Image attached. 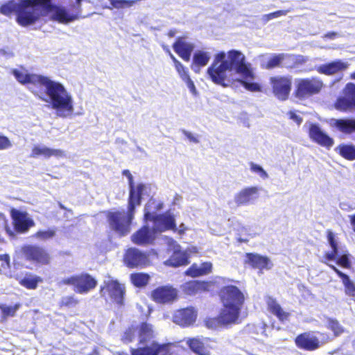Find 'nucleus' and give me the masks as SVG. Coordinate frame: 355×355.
Returning <instances> with one entry per match:
<instances>
[{
	"mask_svg": "<svg viewBox=\"0 0 355 355\" xmlns=\"http://www.w3.org/2000/svg\"><path fill=\"white\" fill-rule=\"evenodd\" d=\"M327 327L334 332L335 336H339L344 331L343 327L336 319L327 318Z\"/></svg>",
	"mask_w": 355,
	"mask_h": 355,
	"instance_id": "nucleus-40",
	"label": "nucleus"
},
{
	"mask_svg": "<svg viewBox=\"0 0 355 355\" xmlns=\"http://www.w3.org/2000/svg\"><path fill=\"white\" fill-rule=\"evenodd\" d=\"M257 187L245 188L235 195L234 201L239 207L248 205L257 198Z\"/></svg>",
	"mask_w": 355,
	"mask_h": 355,
	"instance_id": "nucleus-23",
	"label": "nucleus"
},
{
	"mask_svg": "<svg viewBox=\"0 0 355 355\" xmlns=\"http://www.w3.org/2000/svg\"><path fill=\"white\" fill-rule=\"evenodd\" d=\"M199 268L198 265L196 263H193L187 271L186 275L191 277H198L199 274Z\"/></svg>",
	"mask_w": 355,
	"mask_h": 355,
	"instance_id": "nucleus-52",
	"label": "nucleus"
},
{
	"mask_svg": "<svg viewBox=\"0 0 355 355\" xmlns=\"http://www.w3.org/2000/svg\"><path fill=\"white\" fill-rule=\"evenodd\" d=\"M327 239L331 251L325 253L324 259L327 261H334L339 254L338 252L345 249L346 246L340 243L338 238L331 230H327Z\"/></svg>",
	"mask_w": 355,
	"mask_h": 355,
	"instance_id": "nucleus-19",
	"label": "nucleus"
},
{
	"mask_svg": "<svg viewBox=\"0 0 355 355\" xmlns=\"http://www.w3.org/2000/svg\"><path fill=\"white\" fill-rule=\"evenodd\" d=\"M21 252L26 260L42 264L49 263V257L42 247L34 245H26L22 247Z\"/></svg>",
	"mask_w": 355,
	"mask_h": 355,
	"instance_id": "nucleus-9",
	"label": "nucleus"
},
{
	"mask_svg": "<svg viewBox=\"0 0 355 355\" xmlns=\"http://www.w3.org/2000/svg\"><path fill=\"white\" fill-rule=\"evenodd\" d=\"M55 230H40L38 231L35 236L40 240H48L55 236Z\"/></svg>",
	"mask_w": 355,
	"mask_h": 355,
	"instance_id": "nucleus-44",
	"label": "nucleus"
},
{
	"mask_svg": "<svg viewBox=\"0 0 355 355\" xmlns=\"http://www.w3.org/2000/svg\"><path fill=\"white\" fill-rule=\"evenodd\" d=\"M97 285L96 280L87 273L77 275L76 286L74 291L80 294L87 293Z\"/></svg>",
	"mask_w": 355,
	"mask_h": 355,
	"instance_id": "nucleus-21",
	"label": "nucleus"
},
{
	"mask_svg": "<svg viewBox=\"0 0 355 355\" xmlns=\"http://www.w3.org/2000/svg\"><path fill=\"white\" fill-rule=\"evenodd\" d=\"M76 280H77V275H73L70 277L63 279L61 282H59V284H64V285H73V286H74V288H76Z\"/></svg>",
	"mask_w": 355,
	"mask_h": 355,
	"instance_id": "nucleus-54",
	"label": "nucleus"
},
{
	"mask_svg": "<svg viewBox=\"0 0 355 355\" xmlns=\"http://www.w3.org/2000/svg\"><path fill=\"white\" fill-rule=\"evenodd\" d=\"M40 281L41 279L39 277L28 275L21 279L20 284L27 288L35 289Z\"/></svg>",
	"mask_w": 355,
	"mask_h": 355,
	"instance_id": "nucleus-38",
	"label": "nucleus"
},
{
	"mask_svg": "<svg viewBox=\"0 0 355 355\" xmlns=\"http://www.w3.org/2000/svg\"><path fill=\"white\" fill-rule=\"evenodd\" d=\"M172 60L174 63L175 69L182 80L185 79L186 77L189 76L188 69L180 61H178L175 57H173Z\"/></svg>",
	"mask_w": 355,
	"mask_h": 355,
	"instance_id": "nucleus-42",
	"label": "nucleus"
},
{
	"mask_svg": "<svg viewBox=\"0 0 355 355\" xmlns=\"http://www.w3.org/2000/svg\"><path fill=\"white\" fill-rule=\"evenodd\" d=\"M345 286L346 295L352 297L355 300V284L351 280L349 275H346L341 279Z\"/></svg>",
	"mask_w": 355,
	"mask_h": 355,
	"instance_id": "nucleus-41",
	"label": "nucleus"
},
{
	"mask_svg": "<svg viewBox=\"0 0 355 355\" xmlns=\"http://www.w3.org/2000/svg\"><path fill=\"white\" fill-rule=\"evenodd\" d=\"M335 151L346 159H355V146L353 144H340L335 148Z\"/></svg>",
	"mask_w": 355,
	"mask_h": 355,
	"instance_id": "nucleus-32",
	"label": "nucleus"
},
{
	"mask_svg": "<svg viewBox=\"0 0 355 355\" xmlns=\"http://www.w3.org/2000/svg\"><path fill=\"white\" fill-rule=\"evenodd\" d=\"M12 74L21 84L29 85L28 89L40 99L49 103V106L56 111L58 116L66 118L73 112L72 96L60 83L42 75L24 73L16 69L12 71Z\"/></svg>",
	"mask_w": 355,
	"mask_h": 355,
	"instance_id": "nucleus-1",
	"label": "nucleus"
},
{
	"mask_svg": "<svg viewBox=\"0 0 355 355\" xmlns=\"http://www.w3.org/2000/svg\"><path fill=\"white\" fill-rule=\"evenodd\" d=\"M122 174L125 176L127 177V178L128 179V186L130 187L133 184H135V182H134V180H133V176L132 175V174L130 173V171L129 170H123V172H122Z\"/></svg>",
	"mask_w": 355,
	"mask_h": 355,
	"instance_id": "nucleus-59",
	"label": "nucleus"
},
{
	"mask_svg": "<svg viewBox=\"0 0 355 355\" xmlns=\"http://www.w3.org/2000/svg\"><path fill=\"white\" fill-rule=\"evenodd\" d=\"M61 305L65 306H70L76 303L75 299L72 296H65L61 299Z\"/></svg>",
	"mask_w": 355,
	"mask_h": 355,
	"instance_id": "nucleus-53",
	"label": "nucleus"
},
{
	"mask_svg": "<svg viewBox=\"0 0 355 355\" xmlns=\"http://www.w3.org/2000/svg\"><path fill=\"white\" fill-rule=\"evenodd\" d=\"M212 264L210 262H205L198 265L199 276L205 275L209 273L211 270Z\"/></svg>",
	"mask_w": 355,
	"mask_h": 355,
	"instance_id": "nucleus-47",
	"label": "nucleus"
},
{
	"mask_svg": "<svg viewBox=\"0 0 355 355\" xmlns=\"http://www.w3.org/2000/svg\"><path fill=\"white\" fill-rule=\"evenodd\" d=\"M348 66L347 62H343L341 60H336L317 67L316 70L320 73L332 76L346 70Z\"/></svg>",
	"mask_w": 355,
	"mask_h": 355,
	"instance_id": "nucleus-20",
	"label": "nucleus"
},
{
	"mask_svg": "<svg viewBox=\"0 0 355 355\" xmlns=\"http://www.w3.org/2000/svg\"><path fill=\"white\" fill-rule=\"evenodd\" d=\"M153 227H150L148 225H144L137 232L132 235V241L137 245H146L152 243L157 233L162 232L163 231L156 230L155 223H153Z\"/></svg>",
	"mask_w": 355,
	"mask_h": 355,
	"instance_id": "nucleus-12",
	"label": "nucleus"
},
{
	"mask_svg": "<svg viewBox=\"0 0 355 355\" xmlns=\"http://www.w3.org/2000/svg\"><path fill=\"white\" fill-rule=\"evenodd\" d=\"M6 230L10 235H12V232L10 230V228L7 225V222L6 220L5 216L0 213V232Z\"/></svg>",
	"mask_w": 355,
	"mask_h": 355,
	"instance_id": "nucleus-50",
	"label": "nucleus"
},
{
	"mask_svg": "<svg viewBox=\"0 0 355 355\" xmlns=\"http://www.w3.org/2000/svg\"><path fill=\"white\" fill-rule=\"evenodd\" d=\"M349 220L352 230L355 232V214L349 216Z\"/></svg>",
	"mask_w": 355,
	"mask_h": 355,
	"instance_id": "nucleus-64",
	"label": "nucleus"
},
{
	"mask_svg": "<svg viewBox=\"0 0 355 355\" xmlns=\"http://www.w3.org/2000/svg\"><path fill=\"white\" fill-rule=\"evenodd\" d=\"M11 214L14 229L18 233H26L35 225L34 220L25 211L13 210Z\"/></svg>",
	"mask_w": 355,
	"mask_h": 355,
	"instance_id": "nucleus-13",
	"label": "nucleus"
},
{
	"mask_svg": "<svg viewBox=\"0 0 355 355\" xmlns=\"http://www.w3.org/2000/svg\"><path fill=\"white\" fill-rule=\"evenodd\" d=\"M338 254H339L334 260L336 261V263L343 268L347 269L350 268L352 267L351 258L352 257L349 253L348 250H347V248L340 251Z\"/></svg>",
	"mask_w": 355,
	"mask_h": 355,
	"instance_id": "nucleus-34",
	"label": "nucleus"
},
{
	"mask_svg": "<svg viewBox=\"0 0 355 355\" xmlns=\"http://www.w3.org/2000/svg\"><path fill=\"white\" fill-rule=\"evenodd\" d=\"M82 1L76 0V3L71 6L77 11L76 14H73L65 7L52 3L51 0H21L16 21L22 26H29L51 15L53 20L68 24L78 19Z\"/></svg>",
	"mask_w": 355,
	"mask_h": 355,
	"instance_id": "nucleus-3",
	"label": "nucleus"
},
{
	"mask_svg": "<svg viewBox=\"0 0 355 355\" xmlns=\"http://www.w3.org/2000/svg\"><path fill=\"white\" fill-rule=\"evenodd\" d=\"M227 71H234L241 76L239 82L248 90L261 91V86L254 83V74L251 64L246 62L244 54L236 49L224 51L215 55L214 62L207 69V74L211 80L218 85L227 87L225 80Z\"/></svg>",
	"mask_w": 355,
	"mask_h": 355,
	"instance_id": "nucleus-2",
	"label": "nucleus"
},
{
	"mask_svg": "<svg viewBox=\"0 0 355 355\" xmlns=\"http://www.w3.org/2000/svg\"><path fill=\"white\" fill-rule=\"evenodd\" d=\"M20 307L19 304H16L14 306H2L1 307L2 313L4 316L9 317V316H15L17 311Z\"/></svg>",
	"mask_w": 355,
	"mask_h": 355,
	"instance_id": "nucleus-45",
	"label": "nucleus"
},
{
	"mask_svg": "<svg viewBox=\"0 0 355 355\" xmlns=\"http://www.w3.org/2000/svg\"><path fill=\"white\" fill-rule=\"evenodd\" d=\"M21 1V0H9L6 1L1 5L0 12L6 16L15 12L16 14V17H17Z\"/></svg>",
	"mask_w": 355,
	"mask_h": 355,
	"instance_id": "nucleus-31",
	"label": "nucleus"
},
{
	"mask_svg": "<svg viewBox=\"0 0 355 355\" xmlns=\"http://www.w3.org/2000/svg\"><path fill=\"white\" fill-rule=\"evenodd\" d=\"M265 327V324H260L259 326H256L254 324H248L246 327V331L251 332L254 331L256 334H259V331H262V333H263V328Z\"/></svg>",
	"mask_w": 355,
	"mask_h": 355,
	"instance_id": "nucleus-55",
	"label": "nucleus"
},
{
	"mask_svg": "<svg viewBox=\"0 0 355 355\" xmlns=\"http://www.w3.org/2000/svg\"><path fill=\"white\" fill-rule=\"evenodd\" d=\"M245 263L249 264L252 268L258 269H270L271 268V263L270 259L265 256L260 255L255 253H246L245 254Z\"/></svg>",
	"mask_w": 355,
	"mask_h": 355,
	"instance_id": "nucleus-25",
	"label": "nucleus"
},
{
	"mask_svg": "<svg viewBox=\"0 0 355 355\" xmlns=\"http://www.w3.org/2000/svg\"><path fill=\"white\" fill-rule=\"evenodd\" d=\"M220 297L224 308L218 318L213 322L217 320L221 324L235 323L244 302L243 293L236 286L230 285L221 288Z\"/></svg>",
	"mask_w": 355,
	"mask_h": 355,
	"instance_id": "nucleus-4",
	"label": "nucleus"
},
{
	"mask_svg": "<svg viewBox=\"0 0 355 355\" xmlns=\"http://www.w3.org/2000/svg\"><path fill=\"white\" fill-rule=\"evenodd\" d=\"M139 342L140 345H145L154 337V332L151 324L142 322L137 329Z\"/></svg>",
	"mask_w": 355,
	"mask_h": 355,
	"instance_id": "nucleus-29",
	"label": "nucleus"
},
{
	"mask_svg": "<svg viewBox=\"0 0 355 355\" xmlns=\"http://www.w3.org/2000/svg\"><path fill=\"white\" fill-rule=\"evenodd\" d=\"M182 80L186 83V85H187L188 89H189V91L191 92V93L193 95L196 96L198 94V92L196 90L194 83L190 78V76H188L187 77L185 78V79H183Z\"/></svg>",
	"mask_w": 355,
	"mask_h": 355,
	"instance_id": "nucleus-49",
	"label": "nucleus"
},
{
	"mask_svg": "<svg viewBox=\"0 0 355 355\" xmlns=\"http://www.w3.org/2000/svg\"><path fill=\"white\" fill-rule=\"evenodd\" d=\"M196 312L193 308L179 310L173 315V322L181 326H189L195 322Z\"/></svg>",
	"mask_w": 355,
	"mask_h": 355,
	"instance_id": "nucleus-24",
	"label": "nucleus"
},
{
	"mask_svg": "<svg viewBox=\"0 0 355 355\" xmlns=\"http://www.w3.org/2000/svg\"><path fill=\"white\" fill-rule=\"evenodd\" d=\"M328 266H329L330 268H331L337 274V275L341 279H343L347 275V274H345V273L343 272L342 271H340L335 266H334L332 264H328Z\"/></svg>",
	"mask_w": 355,
	"mask_h": 355,
	"instance_id": "nucleus-60",
	"label": "nucleus"
},
{
	"mask_svg": "<svg viewBox=\"0 0 355 355\" xmlns=\"http://www.w3.org/2000/svg\"><path fill=\"white\" fill-rule=\"evenodd\" d=\"M211 58L210 53L203 51H196L193 56L194 64L204 67L207 64Z\"/></svg>",
	"mask_w": 355,
	"mask_h": 355,
	"instance_id": "nucleus-35",
	"label": "nucleus"
},
{
	"mask_svg": "<svg viewBox=\"0 0 355 355\" xmlns=\"http://www.w3.org/2000/svg\"><path fill=\"white\" fill-rule=\"evenodd\" d=\"M182 132L190 141L193 142L195 144L199 143L198 139L196 137H195L191 132L186 130H182Z\"/></svg>",
	"mask_w": 355,
	"mask_h": 355,
	"instance_id": "nucleus-57",
	"label": "nucleus"
},
{
	"mask_svg": "<svg viewBox=\"0 0 355 355\" xmlns=\"http://www.w3.org/2000/svg\"><path fill=\"white\" fill-rule=\"evenodd\" d=\"M335 107L340 111H347L355 108V84L349 83L344 89V96L339 97Z\"/></svg>",
	"mask_w": 355,
	"mask_h": 355,
	"instance_id": "nucleus-11",
	"label": "nucleus"
},
{
	"mask_svg": "<svg viewBox=\"0 0 355 355\" xmlns=\"http://www.w3.org/2000/svg\"><path fill=\"white\" fill-rule=\"evenodd\" d=\"M209 284L201 281H190L182 286V291L187 295H192L196 293L207 290Z\"/></svg>",
	"mask_w": 355,
	"mask_h": 355,
	"instance_id": "nucleus-28",
	"label": "nucleus"
},
{
	"mask_svg": "<svg viewBox=\"0 0 355 355\" xmlns=\"http://www.w3.org/2000/svg\"><path fill=\"white\" fill-rule=\"evenodd\" d=\"M132 283L137 287L145 286L148 281L149 276L144 273H135L131 275Z\"/></svg>",
	"mask_w": 355,
	"mask_h": 355,
	"instance_id": "nucleus-39",
	"label": "nucleus"
},
{
	"mask_svg": "<svg viewBox=\"0 0 355 355\" xmlns=\"http://www.w3.org/2000/svg\"><path fill=\"white\" fill-rule=\"evenodd\" d=\"M287 12H288V11H286V10H277L274 12L269 13V14H268V15L270 19L271 20L275 18H277L279 17L286 15L287 14Z\"/></svg>",
	"mask_w": 355,
	"mask_h": 355,
	"instance_id": "nucleus-58",
	"label": "nucleus"
},
{
	"mask_svg": "<svg viewBox=\"0 0 355 355\" xmlns=\"http://www.w3.org/2000/svg\"><path fill=\"white\" fill-rule=\"evenodd\" d=\"M192 53H178L179 56H180L184 60L188 62L190 60L191 55Z\"/></svg>",
	"mask_w": 355,
	"mask_h": 355,
	"instance_id": "nucleus-62",
	"label": "nucleus"
},
{
	"mask_svg": "<svg viewBox=\"0 0 355 355\" xmlns=\"http://www.w3.org/2000/svg\"><path fill=\"white\" fill-rule=\"evenodd\" d=\"M290 119L294 121L297 125H300L302 122V118L297 114L295 112L290 111L288 112Z\"/></svg>",
	"mask_w": 355,
	"mask_h": 355,
	"instance_id": "nucleus-56",
	"label": "nucleus"
},
{
	"mask_svg": "<svg viewBox=\"0 0 355 355\" xmlns=\"http://www.w3.org/2000/svg\"><path fill=\"white\" fill-rule=\"evenodd\" d=\"M137 334V328L130 327L128 328L125 332L122 337V341L124 343H129L132 342Z\"/></svg>",
	"mask_w": 355,
	"mask_h": 355,
	"instance_id": "nucleus-43",
	"label": "nucleus"
},
{
	"mask_svg": "<svg viewBox=\"0 0 355 355\" xmlns=\"http://www.w3.org/2000/svg\"><path fill=\"white\" fill-rule=\"evenodd\" d=\"M339 207L342 210L347 211L352 209L351 207L345 202H340Z\"/></svg>",
	"mask_w": 355,
	"mask_h": 355,
	"instance_id": "nucleus-63",
	"label": "nucleus"
},
{
	"mask_svg": "<svg viewBox=\"0 0 355 355\" xmlns=\"http://www.w3.org/2000/svg\"><path fill=\"white\" fill-rule=\"evenodd\" d=\"M124 261L128 267L135 268L145 266L148 259L145 253L137 248H131L126 251Z\"/></svg>",
	"mask_w": 355,
	"mask_h": 355,
	"instance_id": "nucleus-17",
	"label": "nucleus"
},
{
	"mask_svg": "<svg viewBox=\"0 0 355 355\" xmlns=\"http://www.w3.org/2000/svg\"><path fill=\"white\" fill-rule=\"evenodd\" d=\"M310 139L318 144L330 148L334 144V139L329 137L318 123H310L309 127Z\"/></svg>",
	"mask_w": 355,
	"mask_h": 355,
	"instance_id": "nucleus-15",
	"label": "nucleus"
},
{
	"mask_svg": "<svg viewBox=\"0 0 355 355\" xmlns=\"http://www.w3.org/2000/svg\"><path fill=\"white\" fill-rule=\"evenodd\" d=\"M274 95L281 101L288 98L291 89V80L288 77L276 76L270 78Z\"/></svg>",
	"mask_w": 355,
	"mask_h": 355,
	"instance_id": "nucleus-10",
	"label": "nucleus"
},
{
	"mask_svg": "<svg viewBox=\"0 0 355 355\" xmlns=\"http://www.w3.org/2000/svg\"><path fill=\"white\" fill-rule=\"evenodd\" d=\"M205 340H207L205 339ZM192 352L198 355H209V350L205 346L204 340L198 338H190L187 342Z\"/></svg>",
	"mask_w": 355,
	"mask_h": 355,
	"instance_id": "nucleus-30",
	"label": "nucleus"
},
{
	"mask_svg": "<svg viewBox=\"0 0 355 355\" xmlns=\"http://www.w3.org/2000/svg\"><path fill=\"white\" fill-rule=\"evenodd\" d=\"M105 287L101 290V294L103 295V290L106 288L110 297L119 305L123 304V296L125 294V287L119 284L117 280L109 279L104 282Z\"/></svg>",
	"mask_w": 355,
	"mask_h": 355,
	"instance_id": "nucleus-16",
	"label": "nucleus"
},
{
	"mask_svg": "<svg viewBox=\"0 0 355 355\" xmlns=\"http://www.w3.org/2000/svg\"><path fill=\"white\" fill-rule=\"evenodd\" d=\"M12 146V144L10 139L0 134V150H5L10 148Z\"/></svg>",
	"mask_w": 355,
	"mask_h": 355,
	"instance_id": "nucleus-51",
	"label": "nucleus"
},
{
	"mask_svg": "<svg viewBox=\"0 0 355 355\" xmlns=\"http://www.w3.org/2000/svg\"><path fill=\"white\" fill-rule=\"evenodd\" d=\"M268 304L270 311L277 315V317L281 320H283L286 318L287 315L286 313L282 310L280 305L275 300L270 298L268 302Z\"/></svg>",
	"mask_w": 355,
	"mask_h": 355,
	"instance_id": "nucleus-36",
	"label": "nucleus"
},
{
	"mask_svg": "<svg viewBox=\"0 0 355 355\" xmlns=\"http://www.w3.org/2000/svg\"><path fill=\"white\" fill-rule=\"evenodd\" d=\"M338 35V33L336 32H329L326 33L324 35V38L329 39V40H334Z\"/></svg>",
	"mask_w": 355,
	"mask_h": 355,
	"instance_id": "nucleus-61",
	"label": "nucleus"
},
{
	"mask_svg": "<svg viewBox=\"0 0 355 355\" xmlns=\"http://www.w3.org/2000/svg\"><path fill=\"white\" fill-rule=\"evenodd\" d=\"M173 49L176 53H192L194 45L187 42L182 37H178L173 45Z\"/></svg>",
	"mask_w": 355,
	"mask_h": 355,
	"instance_id": "nucleus-33",
	"label": "nucleus"
},
{
	"mask_svg": "<svg viewBox=\"0 0 355 355\" xmlns=\"http://www.w3.org/2000/svg\"><path fill=\"white\" fill-rule=\"evenodd\" d=\"M296 345L307 351H313L320 347L318 338L310 333L298 335L295 340Z\"/></svg>",
	"mask_w": 355,
	"mask_h": 355,
	"instance_id": "nucleus-18",
	"label": "nucleus"
},
{
	"mask_svg": "<svg viewBox=\"0 0 355 355\" xmlns=\"http://www.w3.org/2000/svg\"><path fill=\"white\" fill-rule=\"evenodd\" d=\"M286 56L287 55L284 53L272 55L269 58L265 68L267 69H271L279 67Z\"/></svg>",
	"mask_w": 355,
	"mask_h": 355,
	"instance_id": "nucleus-37",
	"label": "nucleus"
},
{
	"mask_svg": "<svg viewBox=\"0 0 355 355\" xmlns=\"http://www.w3.org/2000/svg\"><path fill=\"white\" fill-rule=\"evenodd\" d=\"M63 154L61 150L52 149L44 146H35L32 150L31 157L36 158L43 156L45 158H49L51 156L61 157Z\"/></svg>",
	"mask_w": 355,
	"mask_h": 355,
	"instance_id": "nucleus-27",
	"label": "nucleus"
},
{
	"mask_svg": "<svg viewBox=\"0 0 355 355\" xmlns=\"http://www.w3.org/2000/svg\"><path fill=\"white\" fill-rule=\"evenodd\" d=\"M135 211L128 207V210L110 211L107 220L110 228L120 236H124L130 232V225L135 217Z\"/></svg>",
	"mask_w": 355,
	"mask_h": 355,
	"instance_id": "nucleus-6",
	"label": "nucleus"
},
{
	"mask_svg": "<svg viewBox=\"0 0 355 355\" xmlns=\"http://www.w3.org/2000/svg\"><path fill=\"white\" fill-rule=\"evenodd\" d=\"M151 185L139 183L129 187L128 207L135 211L136 207L140 206L142 198L150 195Z\"/></svg>",
	"mask_w": 355,
	"mask_h": 355,
	"instance_id": "nucleus-7",
	"label": "nucleus"
},
{
	"mask_svg": "<svg viewBox=\"0 0 355 355\" xmlns=\"http://www.w3.org/2000/svg\"><path fill=\"white\" fill-rule=\"evenodd\" d=\"M162 207V202H157L154 198H150L145 206V220L155 223V228L158 230L166 231L168 230H175V218L169 211H166L162 214H157V211L161 210Z\"/></svg>",
	"mask_w": 355,
	"mask_h": 355,
	"instance_id": "nucleus-5",
	"label": "nucleus"
},
{
	"mask_svg": "<svg viewBox=\"0 0 355 355\" xmlns=\"http://www.w3.org/2000/svg\"><path fill=\"white\" fill-rule=\"evenodd\" d=\"M171 257L165 261L166 266L179 267L189 263L187 254L179 250L178 248L180 246L178 245H177Z\"/></svg>",
	"mask_w": 355,
	"mask_h": 355,
	"instance_id": "nucleus-26",
	"label": "nucleus"
},
{
	"mask_svg": "<svg viewBox=\"0 0 355 355\" xmlns=\"http://www.w3.org/2000/svg\"><path fill=\"white\" fill-rule=\"evenodd\" d=\"M329 124L331 128L346 135L355 132V118L331 119Z\"/></svg>",
	"mask_w": 355,
	"mask_h": 355,
	"instance_id": "nucleus-22",
	"label": "nucleus"
},
{
	"mask_svg": "<svg viewBox=\"0 0 355 355\" xmlns=\"http://www.w3.org/2000/svg\"><path fill=\"white\" fill-rule=\"evenodd\" d=\"M250 169L252 171L258 173L261 178L266 179L268 178V173L265 171L262 166L259 164L250 162Z\"/></svg>",
	"mask_w": 355,
	"mask_h": 355,
	"instance_id": "nucleus-46",
	"label": "nucleus"
},
{
	"mask_svg": "<svg viewBox=\"0 0 355 355\" xmlns=\"http://www.w3.org/2000/svg\"><path fill=\"white\" fill-rule=\"evenodd\" d=\"M178 296V291L171 286H162L156 288L152 291V299L160 304H168L173 302Z\"/></svg>",
	"mask_w": 355,
	"mask_h": 355,
	"instance_id": "nucleus-14",
	"label": "nucleus"
},
{
	"mask_svg": "<svg viewBox=\"0 0 355 355\" xmlns=\"http://www.w3.org/2000/svg\"><path fill=\"white\" fill-rule=\"evenodd\" d=\"M212 264L210 262H205L198 265L199 276L205 275L209 273L211 270Z\"/></svg>",
	"mask_w": 355,
	"mask_h": 355,
	"instance_id": "nucleus-48",
	"label": "nucleus"
},
{
	"mask_svg": "<svg viewBox=\"0 0 355 355\" xmlns=\"http://www.w3.org/2000/svg\"><path fill=\"white\" fill-rule=\"evenodd\" d=\"M322 86V82L315 78L301 79L297 85L296 96L302 98L318 94Z\"/></svg>",
	"mask_w": 355,
	"mask_h": 355,
	"instance_id": "nucleus-8",
	"label": "nucleus"
}]
</instances>
